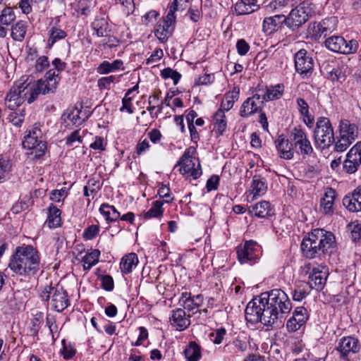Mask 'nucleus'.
<instances>
[{
	"label": "nucleus",
	"mask_w": 361,
	"mask_h": 361,
	"mask_svg": "<svg viewBox=\"0 0 361 361\" xmlns=\"http://www.w3.org/2000/svg\"><path fill=\"white\" fill-rule=\"evenodd\" d=\"M8 267L15 273L27 277L37 274L40 268V257L37 249L32 245L17 247Z\"/></svg>",
	"instance_id": "f257e3e1"
},
{
	"label": "nucleus",
	"mask_w": 361,
	"mask_h": 361,
	"mask_svg": "<svg viewBox=\"0 0 361 361\" xmlns=\"http://www.w3.org/2000/svg\"><path fill=\"white\" fill-rule=\"evenodd\" d=\"M335 236L331 232L317 228L303 238L301 250L307 258L312 259L328 253L329 250L335 246Z\"/></svg>",
	"instance_id": "f03ea898"
},
{
	"label": "nucleus",
	"mask_w": 361,
	"mask_h": 361,
	"mask_svg": "<svg viewBox=\"0 0 361 361\" xmlns=\"http://www.w3.org/2000/svg\"><path fill=\"white\" fill-rule=\"evenodd\" d=\"M267 307V314H269L273 326L292 309V304L288 295L280 288H275L261 294Z\"/></svg>",
	"instance_id": "7ed1b4c3"
},
{
	"label": "nucleus",
	"mask_w": 361,
	"mask_h": 361,
	"mask_svg": "<svg viewBox=\"0 0 361 361\" xmlns=\"http://www.w3.org/2000/svg\"><path fill=\"white\" fill-rule=\"evenodd\" d=\"M39 298L42 301L48 302L51 309L61 312L70 305L68 293L63 286H46L41 290Z\"/></svg>",
	"instance_id": "20e7f679"
},
{
	"label": "nucleus",
	"mask_w": 361,
	"mask_h": 361,
	"mask_svg": "<svg viewBox=\"0 0 361 361\" xmlns=\"http://www.w3.org/2000/svg\"><path fill=\"white\" fill-rule=\"evenodd\" d=\"M338 133L334 149L337 152H343L358 137V126L348 119L342 118L339 121Z\"/></svg>",
	"instance_id": "39448f33"
},
{
	"label": "nucleus",
	"mask_w": 361,
	"mask_h": 361,
	"mask_svg": "<svg viewBox=\"0 0 361 361\" xmlns=\"http://www.w3.org/2000/svg\"><path fill=\"white\" fill-rule=\"evenodd\" d=\"M40 127V123H35L32 129L25 135L22 143L23 148L30 150L29 154L33 155L34 159H36L42 157L47 151V142Z\"/></svg>",
	"instance_id": "423d86ee"
},
{
	"label": "nucleus",
	"mask_w": 361,
	"mask_h": 361,
	"mask_svg": "<svg viewBox=\"0 0 361 361\" xmlns=\"http://www.w3.org/2000/svg\"><path fill=\"white\" fill-rule=\"evenodd\" d=\"M267 307L264 302L262 295L259 298H255L248 302L245 308V319L247 322L252 324L261 322L265 326H272L273 322L269 318V314H267Z\"/></svg>",
	"instance_id": "0eeeda50"
},
{
	"label": "nucleus",
	"mask_w": 361,
	"mask_h": 361,
	"mask_svg": "<svg viewBox=\"0 0 361 361\" xmlns=\"http://www.w3.org/2000/svg\"><path fill=\"white\" fill-rule=\"evenodd\" d=\"M315 144L321 149H328L333 144H336V137L332 124L329 118L319 117L316 123L314 130Z\"/></svg>",
	"instance_id": "6e6552de"
},
{
	"label": "nucleus",
	"mask_w": 361,
	"mask_h": 361,
	"mask_svg": "<svg viewBox=\"0 0 361 361\" xmlns=\"http://www.w3.org/2000/svg\"><path fill=\"white\" fill-rule=\"evenodd\" d=\"M316 6L312 0H305L293 8L286 17V25L294 30L305 23L315 12Z\"/></svg>",
	"instance_id": "1a4fd4ad"
},
{
	"label": "nucleus",
	"mask_w": 361,
	"mask_h": 361,
	"mask_svg": "<svg viewBox=\"0 0 361 361\" xmlns=\"http://www.w3.org/2000/svg\"><path fill=\"white\" fill-rule=\"evenodd\" d=\"M325 47L331 51L349 55L357 52L359 44L355 39L347 41L340 35H333L326 39Z\"/></svg>",
	"instance_id": "9d476101"
},
{
	"label": "nucleus",
	"mask_w": 361,
	"mask_h": 361,
	"mask_svg": "<svg viewBox=\"0 0 361 361\" xmlns=\"http://www.w3.org/2000/svg\"><path fill=\"white\" fill-rule=\"evenodd\" d=\"M23 90L24 91V96L29 104L32 103L39 94H46L54 92L56 88V82L54 81L51 86L49 84L43 82L42 80L37 82H22Z\"/></svg>",
	"instance_id": "9b49d317"
},
{
	"label": "nucleus",
	"mask_w": 361,
	"mask_h": 361,
	"mask_svg": "<svg viewBox=\"0 0 361 361\" xmlns=\"http://www.w3.org/2000/svg\"><path fill=\"white\" fill-rule=\"evenodd\" d=\"M238 259L240 264L255 263L260 257L262 247L255 240H246L236 248Z\"/></svg>",
	"instance_id": "f8f14e48"
},
{
	"label": "nucleus",
	"mask_w": 361,
	"mask_h": 361,
	"mask_svg": "<svg viewBox=\"0 0 361 361\" xmlns=\"http://www.w3.org/2000/svg\"><path fill=\"white\" fill-rule=\"evenodd\" d=\"M291 142L297 154L303 157L310 156L314 150L306 132L301 128H294L290 133Z\"/></svg>",
	"instance_id": "ddd939ff"
},
{
	"label": "nucleus",
	"mask_w": 361,
	"mask_h": 361,
	"mask_svg": "<svg viewBox=\"0 0 361 361\" xmlns=\"http://www.w3.org/2000/svg\"><path fill=\"white\" fill-rule=\"evenodd\" d=\"M176 15L168 12L166 16L163 18L154 30V35L158 39L164 43L172 35L176 23Z\"/></svg>",
	"instance_id": "4468645a"
},
{
	"label": "nucleus",
	"mask_w": 361,
	"mask_h": 361,
	"mask_svg": "<svg viewBox=\"0 0 361 361\" xmlns=\"http://www.w3.org/2000/svg\"><path fill=\"white\" fill-rule=\"evenodd\" d=\"M361 165V142H357L347 153L343 169L348 173H355Z\"/></svg>",
	"instance_id": "2eb2a0df"
},
{
	"label": "nucleus",
	"mask_w": 361,
	"mask_h": 361,
	"mask_svg": "<svg viewBox=\"0 0 361 361\" xmlns=\"http://www.w3.org/2000/svg\"><path fill=\"white\" fill-rule=\"evenodd\" d=\"M87 118L88 116L81 109L70 106L62 114L61 121L65 127L71 128L81 125Z\"/></svg>",
	"instance_id": "dca6fc26"
},
{
	"label": "nucleus",
	"mask_w": 361,
	"mask_h": 361,
	"mask_svg": "<svg viewBox=\"0 0 361 361\" xmlns=\"http://www.w3.org/2000/svg\"><path fill=\"white\" fill-rule=\"evenodd\" d=\"M329 276V269L326 266H318L313 268L309 276V289L322 290Z\"/></svg>",
	"instance_id": "f3484780"
},
{
	"label": "nucleus",
	"mask_w": 361,
	"mask_h": 361,
	"mask_svg": "<svg viewBox=\"0 0 361 361\" xmlns=\"http://www.w3.org/2000/svg\"><path fill=\"white\" fill-rule=\"evenodd\" d=\"M294 61L295 70L300 75L307 76L312 72L314 68V60L311 56L307 55L306 50H299L295 54Z\"/></svg>",
	"instance_id": "a211bd4d"
},
{
	"label": "nucleus",
	"mask_w": 361,
	"mask_h": 361,
	"mask_svg": "<svg viewBox=\"0 0 361 361\" xmlns=\"http://www.w3.org/2000/svg\"><path fill=\"white\" fill-rule=\"evenodd\" d=\"M309 319L306 308L302 306L296 307L292 317L287 321L286 329L289 332H295L305 324Z\"/></svg>",
	"instance_id": "6ab92c4d"
},
{
	"label": "nucleus",
	"mask_w": 361,
	"mask_h": 361,
	"mask_svg": "<svg viewBox=\"0 0 361 361\" xmlns=\"http://www.w3.org/2000/svg\"><path fill=\"white\" fill-rule=\"evenodd\" d=\"M190 315H186L185 311L182 308H176L171 311L169 322L171 326L178 331H183L190 325Z\"/></svg>",
	"instance_id": "aec40b11"
},
{
	"label": "nucleus",
	"mask_w": 361,
	"mask_h": 361,
	"mask_svg": "<svg viewBox=\"0 0 361 361\" xmlns=\"http://www.w3.org/2000/svg\"><path fill=\"white\" fill-rule=\"evenodd\" d=\"M23 87L21 83L18 85H13L6 94L5 104L9 109L16 110L26 99L24 96V91L21 90Z\"/></svg>",
	"instance_id": "412c9836"
},
{
	"label": "nucleus",
	"mask_w": 361,
	"mask_h": 361,
	"mask_svg": "<svg viewBox=\"0 0 361 361\" xmlns=\"http://www.w3.org/2000/svg\"><path fill=\"white\" fill-rule=\"evenodd\" d=\"M358 340L353 336L342 338L337 346V350L341 353L342 357H347L350 354H355L360 350Z\"/></svg>",
	"instance_id": "4be33fe9"
},
{
	"label": "nucleus",
	"mask_w": 361,
	"mask_h": 361,
	"mask_svg": "<svg viewBox=\"0 0 361 361\" xmlns=\"http://www.w3.org/2000/svg\"><path fill=\"white\" fill-rule=\"evenodd\" d=\"M179 166V171L182 175H187L188 177H192L193 179L198 178L202 173L201 166L198 161L197 166L193 159L185 160L183 162L178 161L176 167Z\"/></svg>",
	"instance_id": "5701e85b"
},
{
	"label": "nucleus",
	"mask_w": 361,
	"mask_h": 361,
	"mask_svg": "<svg viewBox=\"0 0 361 361\" xmlns=\"http://www.w3.org/2000/svg\"><path fill=\"white\" fill-rule=\"evenodd\" d=\"M343 204L352 212L361 211V186L357 187L351 195H345Z\"/></svg>",
	"instance_id": "b1692460"
},
{
	"label": "nucleus",
	"mask_w": 361,
	"mask_h": 361,
	"mask_svg": "<svg viewBox=\"0 0 361 361\" xmlns=\"http://www.w3.org/2000/svg\"><path fill=\"white\" fill-rule=\"evenodd\" d=\"M283 23L286 25V16L284 15H275L265 18L262 24V30L264 33L270 35L278 30Z\"/></svg>",
	"instance_id": "393cba45"
},
{
	"label": "nucleus",
	"mask_w": 361,
	"mask_h": 361,
	"mask_svg": "<svg viewBox=\"0 0 361 361\" xmlns=\"http://www.w3.org/2000/svg\"><path fill=\"white\" fill-rule=\"evenodd\" d=\"M249 213L259 218H267L274 214V209L269 202L262 200L251 206Z\"/></svg>",
	"instance_id": "a878e982"
},
{
	"label": "nucleus",
	"mask_w": 361,
	"mask_h": 361,
	"mask_svg": "<svg viewBox=\"0 0 361 361\" xmlns=\"http://www.w3.org/2000/svg\"><path fill=\"white\" fill-rule=\"evenodd\" d=\"M275 143L281 158L291 159L293 157V142L290 143L288 139L283 135H279Z\"/></svg>",
	"instance_id": "bb28decb"
},
{
	"label": "nucleus",
	"mask_w": 361,
	"mask_h": 361,
	"mask_svg": "<svg viewBox=\"0 0 361 361\" xmlns=\"http://www.w3.org/2000/svg\"><path fill=\"white\" fill-rule=\"evenodd\" d=\"M214 130L217 136L223 135L227 128V121L225 111L222 109H218L212 116Z\"/></svg>",
	"instance_id": "cd10ccee"
},
{
	"label": "nucleus",
	"mask_w": 361,
	"mask_h": 361,
	"mask_svg": "<svg viewBox=\"0 0 361 361\" xmlns=\"http://www.w3.org/2000/svg\"><path fill=\"white\" fill-rule=\"evenodd\" d=\"M336 198V191L331 188H326L324 197L320 201V207L325 214L334 213V204Z\"/></svg>",
	"instance_id": "c85d7f7f"
},
{
	"label": "nucleus",
	"mask_w": 361,
	"mask_h": 361,
	"mask_svg": "<svg viewBox=\"0 0 361 361\" xmlns=\"http://www.w3.org/2000/svg\"><path fill=\"white\" fill-rule=\"evenodd\" d=\"M138 262V257L135 253L131 252L125 255L120 262L121 271L123 274H129L133 271V268L137 265Z\"/></svg>",
	"instance_id": "c756f323"
},
{
	"label": "nucleus",
	"mask_w": 361,
	"mask_h": 361,
	"mask_svg": "<svg viewBox=\"0 0 361 361\" xmlns=\"http://www.w3.org/2000/svg\"><path fill=\"white\" fill-rule=\"evenodd\" d=\"M61 210L54 204H51L48 208V217L46 224L50 228L60 227L62 224L61 218Z\"/></svg>",
	"instance_id": "7c9ffc66"
},
{
	"label": "nucleus",
	"mask_w": 361,
	"mask_h": 361,
	"mask_svg": "<svg viewBox=\"0 0 361 361\" xmlns=\"http://www.w3.org/2000/svg\"><path fill=\"white\" fill-rule=\"evenodd\" d=\"M202 348L195 341H190L183 353L187 361H199L202 357Z\"/></svg>",
	"instance_id": "2f4dec72"
},
{
	"label": "nucleus",
	"mask_w": 361,
	"mask_h": 361,
	"mask_svg": "<svg viewBox=\"0 0 361 361\" xmlns=\"http://www.w3.org/2000/svg\"><path fill=\"white\" fill-rule=\"evenodd\" d=\"M251 188L254 197L264 195L267 190V183L265 178L261 176H254L251 184Z\"/></svg>",
	"instance_id": "473e14b6"
},
{
	"label": "nucleus",
	"mask_w": 361,
	"mask_h": 361,
	"mask_svg": "<svg viewBox=\"0 0 361 361\" xmlns=\"http://www.w3.org/2000/svg\"><path fill=\"white\" fill-rule=\"evenodd\" d=\"M240 95V89L235 87L231 91L227 92L221 104V108L223 110L229 111L233 108L234 103L238 101Z\"/></svg>",
	"instance_id": "72a5a7b5"
},
{
	"label": "nucleus",
	"mask_w": 361,
	"mask_h": 361,
	"mask_svg": "<svg viewBox=\"0 0 361 361\" xmlns=\"http://www.w3.org/2000/svg\"><path fill=\"white\" fill-rule=\"evenodd\" d=\"M261 109V106L257 105L251 99L247 98L242 104L240 110V116L243 118H247L252 114L258 112Z\"/></svg>",
	"instance_id": "f704fd0d"
},
{
	"label": "nucleus",
	"mask_w": 361,
	"mask_h": 361,
	"mask_svg": "<svg viewBox=\"0 0 361 361\" xmlns=\"http://www.w3.org/2000/svg\"><path fill=\"white\" fill-rule=\"evenodd\" d=\"M27 24L26 21H18L12 26L11 37L16 41H23L27 32Z\"/></svg>",
	"instance_id": "c9c22d12"
},
{
	"label": "nucleus",
	"mask_w": 361,
	"mask_h": 361,
	"mask_svg": "<svg viewBox=\"0 0 361 361\" xmlns=\"http://www.w3.org/2000/svg\"><path fill=\"white\" fill-rule=\"evenodd\" d=\"M92 26L94 30V32L92 33L93 36H104L106 33L109 32V24L104 17L96 18L92 23Z\"/></svg>",
	"instance_id": "e433bc0d"
},
{
	"label": "nucleus",
	"mask_w": 361,
	"mask_h": 361,
	"mask_svg": "<svg viewBox=\"0 0 361 361\" xmlns=\"http://www.w3.org/2000/svg\"><path fill=\"white\" fill-rule=\"evenodd\" d=\"M164 202L161 200L154 201L152 204L151 208L143 214V217L145 219L151 218H160L163 216L164 209L162 206Z\"/></svg>",
	"instance_id": "4c0bfd02"
},
{
	"label": "nucleus",
	"mask_w": 361,
	"mask_h": 361,
	"mask_svg": "<svg viewBox=\"0 0 361 361\" xmlns=\"http://www.w3.org/2000/svg\"><path fill=\"white\" fill-rule=\"evenodd\" d=\"M6 301L11 309L15 310L19 307L22 304V292L20 290H11L8 293Z\"/></svg>",
	"instance_id": "58836bf2"
},
{
	"label": "nucleus",
	"mask_w": 361,
	"mask_h": 361,
	"mask_svg": "<svg viewBox=\"0 0 361 361\" xmlns=\"http://www.w3.org/2000/svg\"><path fill=\"white\" fill-rule=\"evenodd\" d=\"M12 170V164L10 159L0 157V183H4Z\"/></svg>",
	"instance_id": "ea45409f"
},
{
	"label": "nucleus",
	"mask_w": 361,
	"mask_h": 361,
	"mask_svg": "<svg viewBox=\"0 0 361 361\" xmlns=\"http://www.w3.org/2000/svg\"><path fill=\"white\" fill-rule=\"evenodd\" d=\"M25 116V109H21L18 111L13 110L11 112L7 117V119L13 126L16 127H20L24 122Z\"/></svg>",
	"instance_id": "a19ab883"
},
{
	"label": "nucleus",
	"mask_w": 361,
	"mask_h": 361,
	"mask_svg": "<svg viewBox=\"0 0 361 361\" xmlns=\"http://www.w3.org/2000/svg\"><path fill=\"white\" fill-rule=\"evenodd\" d=\"M283 92V86L277 85L267 90V92L263 94L262 101L274 100L279 99Z\"/></svg>",
	"instance_id": "79ce46f5"
},
{
	"label": "nucleus",
	"mask_w": 361,
	"mask_h": 361,
	"mask_svg": "<svg viewBox=\"0 0 361 361\" xmlns=\"http://www.w3.org/2000/svg\"><path fill=\"white\" fill-rule=\"evenodd\" d=\"M78 254L76 255V259L78 260L83 267L84 270H88L90 269V252L88 250L85 248H78Z\"/></svg>",
	"instance_id": "37998d69"
},
{
	"label": "nucleus",
	"mask_w": 361,
	"mask_h": 361,
	"mask_svg": "<svg viewBox=\"0 0 361 361\" xmlns=\"http://www.w3.org/2000/svg\"><path fill=\"white\" fill-rule=\"evenodd\" d=\"M309 285L307 283H302L293 292V300L295 301H301L310 293Z\"/></svg>",
	"instance_id": "c03bdc74"
},
{
	"label": "nucleus",
	"mask_w": 361,
	"mask_h": 361,
	"mask_svg": "<svg viewBox=\"0 0 361 361\" xmlns=\"http://www.w3.org/2000/svg\"><path fill=\"white\" fill-rule=\"evenodd\" d=\"M308 32L314 39H319L322 37H326L327 36L325 35V30L320 23L314 22L310 23Z\"/></svg>",
	"instance_id": "a18cd8bd"
},
{
	"label": "nucleus",
	"mask_w": 361,
	"mask_h": 361,
	"mask_svg": "<svg viewBox=\"0 0 361 361\" xmlns=\"http://www.w3.org/2000/svg\"><path fill=\"white\" fill-rule=\"evenodd\" d=\"M16 19V15L11 8H5L0 15V25H8Z\"/></svg>",
	"instance_id": "49530a36"
},
{
	"label": "nucleus",
	"mask_w": 361,
	"mask_h": 361,
	"mask_svg": "<svg viewBox=\"0 0 361 361\" xmlns=\"http://www.w3.org/2000/svg\"><path fill=\"white\" fill-rule=\"evenodd\" d=\"M234 11L238 16L248 15L257 11V8H252L244 1L239 0L234 5Z\"/></svg>",
	"instance_id": "de8ad7c7"
},
{
	"label": "nucleus",
	"mask_w": 361,
	"mask_h": 361,
	"mask_svg": "<svg viewBox=\"0 0 361 361\" xmlns=\"http://www.w3.org/2000/svg\"><path fill=\"white\" fill-rule=\"evenodd\" d=\"M66 35V32L64 30L55 27H52L50 30L49 38L48 40L49 46H53L56 41L65 38Z\"/></svg>",
	"instance_id": "09e8293b"
},
{
	"label": "nucleus",
	"mask_w": 361,
	"mask_h": 361,
	"mask_svg": "<svg viewBox=\"0 0 361 361\" xmlns=\"http://www.w3.org/2000/svg\"><path fill=\"white\" fill-rule=\"evenodd\" d=\"M43 322V314L37 312L35 314L34 318L31 321V326L30 328V333L32 336H36L38 334L40 329L41 324Z\"/></svg>",
	"instance_id": "8fccbe9b"
},
{
	"label": "nucleus",
	"mask_w": 361,
	"mask_h": 361,
	"mask_svg": "<svg viewBox=\"0 0 361 361\" xmlns=\"http://www.w3.org/2000/svg\"><path fill=\"white\" fill-rule=\"evenodd\" d=\"M161 76L165 80L169 78L172 79L175 85L178 83L181 78V74L171 68H166L162 70L161 71Z\"/></svg>",
	"instance_id": "3c124183"
},
{
	"label": "nucleus",
	"mask_w": 361,
	"mask_h": 361,
	"mask_svg": "<svg viewBox=\"0 0 361 361\" xmlns=\"http://www.w3.org/2000/svg\"><path fill=\"white\" fill-rule=\"evenodd\" d=\"M97 37L99 39V40L94 41V44L98 46V48L100 50L105 49L106 47L111 48L113 46H114L113 43L114 40L111 39V37L109 32L106 33L104 36H97Z\"/></svg>",
	"instance_id": "603ef678"
},
{
	"label": "nucleus",
	"mask_w": 361,
	"mask_h": 361,
	"mask_svg": "<svg viewBox=\"0 0 361 361\" xmlns=\"http://www.w3.org/2000/svg\"><path fill=\"white\" fill-rule=\"evenodd\" d=\"M337 22L336 17L327 18L319 22L325 30V35H330L336 29Z\"/></svg>",
	"instance_id": "864d4df0"
},
{
	"label": "nucleus",
	"mask_w": 361,
	"mask_h": 361,
	"mask_svg": "<svg viewBox=\"0 0 361 361\" xmlns=\"http://www.w3.org/2000/svg\"><path fill=\"white\" fill-rule=\"evenodd\" d=\"M226 331L224 328H220L209 334V338L214 344H221Z\"/></svg>",
	"instance_id": "5fc2aeb1"
},
{
	"label": "nucleus",
	"mask_w": 361,
	"mask_h": 361,
	"mask_svg": "<svg viewBox=\"0 0 361 361\" xmlns=\"http://www.w3.org/2000/svg\"><path fill=\"white\" fill-rule=\"evenodd\" d=\"M190 0H173L169 6V11L171 15L175 14L178 10H185Z\"/></svg>",
	"instance_id": "6e6d98bb"
},
{
	"label": "nucleus",
	"mask_w": 361,
	"mask_h": 361,
	"mask_svg": "<svg viewBox=\"0 0 361 361\" xmlns=\"http://www.w3.org/2000/svg\"><path fill=\"white\" fill-rule=\"evenodd\" d=\"M101 286L106 291H111L114 288V282L113 278L110 275H102L99 279Z\"/></svg>",
	"instance_id": "4d7b16f0"
},
{
	"label": "nucleus",
	"mask_w": 361,
	"mask_h": 361,
	"mask_svg": "<svg viewBox=\"0 0 361 361\" xmlns=\"http://www.w3.org/2000/svg\"><path fill=\"white\" fill-rule=\"evenodd\" d=\"M351 230L350 235L353 241L357 242L361 240V224L353 222L349 225Z\"/></svg>",
	"instance_id": "13d9d810"
},
{
	"label": "nucleus",
	"mask_w": 361,
	"mask_h": 361,
	"mask_svg": "<svg viewBox=\"0 0 361 361\" xmlns=\"http://www.w3.org/2000/svg\"><path fill=\"white\" fill-rule=\"evenodd\" d=\"M68 195V190L66 188L60 190H54L50 193V199L54 202H61Z\"/></svg>",
	"instance_id": "bf43d9fd"
},
{
	"label": "nucleus",
	"mask_w": 361,
	"mask_h": 361,
	"mask_svg": "<svg viewBox=\"0 0 361 361\" xmlns=\"http://www.w3.org/2000/svg\"><path fill=\"white\" fill-rule=\"evenodd\" d=\"M158 195L161 198L164 199V202L170 203L173 199L171 198V190L169 186L166 185H161L158 190Z\"/></svg>",
	"instance_id": "052dcab7"
},
{
	"label": "nucleus",
	"mask_w": 361,
	"mask_h": 361,
	"mask_svg": "<svg viewBox=\"0 0 361 361\" xmlns=\"http://www.w3.org/2000/svg\"><path fill=\"white\" fill-rule=\"evenodd\" d=\"M90 4V0H78L76 11L81 15H88Z\"/></svg>",
	"instance_id": "680f3d73"
},
{
	"label": "nucleus",
	"mask_w": 361,
	"mask_h": 361,
	"mask_svg": "<svg viewBox=\"0 0 361 361\" xmlns=\"http://www.w3.org/2000/svg\"><path fill=\"white\" fill-rule=\"evenodd\" d=\"M236 49L239 55L244 56L248 52L250 45L244 39H240L237 41Z\"/></svg>",
	"instance_id": "e2e57ef3"
},
{
	"label": "nucleus",
	"mask_w": 361,
	"mask_h": 361,
	"mask_svg": "<svg viewBox=\"0 0 361 361\" xmlns=\"http://www.w3.org/2000/svg\"><path fill=\"white\" fill-rule=\"evenodd\" d=\"M116 78L114 75L102 77L98 80V87L100 90L109 89L111 83L115 80Z\"/></svg>",
	"instance_id": "0e129e2a"
},
{
	"label": "nucleus",
	"mask_w": 361,
	"mask_h": 361,
	"mask_svg": "<svg viewBox=\"0 0 361 361\" xmlns=\"http://www.w3.org/2000/svg\"><path fill=\"white\" fill-rule=\"evenodd\" d=\"M49 66L48 58L45 56H40L36 61L35 69L37 72H42Z\"/></svg>",
	"instance_id": "69168bd1"
},
{
	"label": "nucleus",
	"mask_w": 361,
	"mask_h": 361,
	"mask_svg": "<svg viewBox=\"0 0 361 361\" xmlns=\"http://www.w3.org/2000/svg\"><path fill=\"white\" fill-rule=\"evenodd\" d=\"M219 180L220 178L219 176H212L207 181L206 188L207 191L216 190L218 188Z\"/></svg>",
	"instance_id": "338daca9"
},
{
	"label": "nucleus",
	"mask_w": 361,
	"mask_h": 361,
	"mask_svg": "<svg viewBox=\"0 0 361 361\" xmlns=\"http://www.w3.org/2000/svg\"><path fill=\"white\" fill-rule=\"evenodd\" d=\"M342 71L339 68L338 65H336L334 67H332L331 71L328 72V78L331 81H338L341 76Z\"/></svg>",
	"instance_id": "774afa93"
}]
</instances>
